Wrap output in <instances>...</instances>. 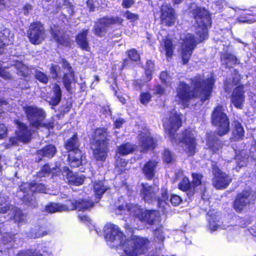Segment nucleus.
Masks as SVG:
<instances>
[{
    "label": "nucleus",
    "instance_id": "f257e3e1",
    "mask_svg": "<svg viewBox=\"0 0 256 256\" xmlns=\"http://www.w3.org/2000/svg\"><path fill=\"white\" fill-rule=\"evenodd\" d=\"M192 86L184 81H180L176 88L175 100L186 108L190 102L200 98L202 102L208 100L212 96L215 84L212 78H205L204 74H198L189 79Z\"/></svg>",
    "mask_w": 256,
    "mask_h": 256
},
{
    "label": "nucleus",
    "instance_id": "f03ea898",
    "mask_svg": "<svg viewBox=\"0 0 256 256\" xmlns=\"http://www.w3.org/2000/svg\"><path fill=\"white\" fill-rule=\"evenodd\" d=\"M182 126V114L177 112L171 111L163 124L164 132L168 134L171 142L180 143L184 145V152L188 156H194L197 152L198 142L192 129L186 128L180 132V136L176 138V132Z\"/></svg>",
    "mask_w": 256,
    "mask_h": 256
},
{
    "label": "nucleus",
    "instance_id": "7ed1b4c3",
    "mask_svg": "<svg viewBox=\"0 0 256 256\" xmlns=\"http://www.w3.org/2000/svg\"><path fill=\"white\" fill-rule=\"evenodd\" d=\"M210 122L216 128L215 132H207L206 135V145L213 154L218 153L224 146V142L217 136H222L230 131V121L227 114L224 112L222 104L214 108L211 114Z\"/></svg>",
    "mask_w": 256,
    "mask_h": 256
},
{
    "label": "nucleus",
    "instance_id": "20e7f679",
    "mask_svg": "<svg viewBox=\"0 0 256 256\" xmlns=\"http://www.w3.org/2000/svg\"><path fill=\"white\" fill-rule=\"evenodd\" d=\"M112 138L111 132L106 126L96 127L92 130L88 146L94 160L102 163L106 162L110 152Z\"/></svg>",
    "mask_w": 256,
    "mask_h": 256
},
{
    "label": "nucleus",
    "instance_id": "39448f33",
    "mask_svg": "<svg viewBox=\"0 0 256 256\" xmlns=\"http://www.w3.org/2000/svg\"><path fill=\"white\" fill-rule=\"evenodd\" d=\"M150 242L148 238L132 236L126 239L124 242L120 241V246L123 247L128 256H140L148 252Z\"/></svg>",
    "mask_w": 256,
    "mask_h": 256
},
{
    "label": "nucleus",
    "instance_id": "423d86ee",
    "mask_svg": "<svg viewBox=\"0 0 256 256\" xmlns=\"http://www.w3.org/2000/svg\"><path fill=\"white\" fill-rule=\"evenodd\" d=\"M196 46L197 42L194 36L192 33H188L182 40L180 47L182 64L186 65L188 64Z\"/></svg>",
    "mask_w": 256,
    "mask_h": 256
},
{
    "label": "nucleus",
    "instance_id": "0eeeda50",
    "mask_svg": "<svg viewBox=\"0 0 256 256\" xmlns=\"http://www.w3.org/2000/svg\"><path fill=\"white\" fill-rule=\"evenodd\" d=\"M213 186L217 190H223L228 188L232 181L231 176L222 170L216 162L211 164Z\"/></svg>",
    "mask_w": 256,
    "mask_h": 256
},
{
    "label": "nucleus",
    "instance_id": "6e6552de",
    "mask_svg": "<svg viewBox=\"0 0 256 256\" xmlns=\"http://www.w3.org/2000/svg\"><path fill=\"white\" fill-rule=\"evenodd\" d=\"M30 42L34 45H38L44 40L46 31L44 24L40 21L30 23L27 32Z\"/></svg>",
    "mask_w": 256,
    "mask_h": 256
},
{
    "label": "nucleus",
    "instance_id": "1a4fd4ad",
    "mask_svg": "<svg viewBox=\"0 0 256 256\" xmlns=\"http://www.w3.org/2000/svg\"><path fill=\"white\" fill-rule=\"evenodd\" d=\"M23 110L27 120L30 122V126L36 128L42 120L46 117V113L42 108L34 106H26L23 107Z\"/></svg>",
    "mask_w": 256,
    "mask_h": 256
},
{
    "label": "nucleus",
    "instance_id": "9d476101",
    "mask_svg": "<svg viewBox=\"0 0 256 256\" xmlns=\"http://www.w3.org/2000/svg\"><path fill=\"white\" fill-rule=\"evenodd\" d=\"M50 32L57 46L70 48L72 44L71 38L66 30H60L58 24L50 27Z\"/></svg>",
    "mask_w": 256,
    "mask_h": 256
},
{
    "label": "nucleus",
    "instance_id": "9b49d317",
    "mask_svg": "<svg viewBox=\"0 0 256 256\" xmlns=\"http://www.w3.org/2000/svg\"><path fill=\"white\" fill-rule=\"evenodd\" d=\"M251 199L252 192L250 190H243L236 195L232 202V208L236 212L242 213L250 204Z\"/></svg>",
    "mask_w": 256,
    "mask_h": 256
},
{
    "label": "nucleus",
    "instance_id": "f8f14e48",
    "mask_svg": "<svg viewBox=\"0 0 256 256\" xmlns=\"http://www.w3.org/2000/svg\"><path fill=\"white\" fill-rule=\"evenodd\" d=\"M14 124L16 125L15 134L18 141L24 144L30 142L32 138V130L26 124L18 119L14 120Z\"/></svg>",
    "mask_w": 256,
    "mask_h": 256
},
{
    "label": "nucleus",
    "instance_id": "ddd939ff",
    "mask_svg": "<svg viewBox=\"0 0 256 256\" xmlns=\"http://www.w3.org/2000/svg\"><path fill=\"white\" fill-rule=\"evenodd\" d=\"M160 24L168 27L174 26L176 22L175 10L171 6L162 5L160 10Z\"/></svg>",
    "mask_w": 256,
    "mask_h": 256
},
{
    "label": "nucleus",
    "instance_id": "4468645a",
    "mask_svg": "<svg viewBox=\"0 0 256 256\" xmlns=\"http://www.w3.org/2000/svg\"><path fill=\"white\" fill-rule=\"evenodd\" d=\"M61 62L62 68L67 71L66 73L64 74L62 77L63 85L68 92L72 94V84L75 78V72L70 62L66 58H62Z\"/></svg>",
    "mask_w": 256,
    "mask_h": 256
},
{
    "label": "nucleus",
    "instance_id": "2eb2a0df",
    "mask_svg": "<svg viewBox=\"0 0 256 256\" xmlns=\"http://www.w3.org/2000/svg\"><path fill=\"white\" fill-rule=\"evenodd\" d=\"M139 146L140 152L147 153L154 150L157 146V140L150 133L142 132L139 134Z\"/></svg>",
    "mask_w": 256,
    "mask_h": 256
},
{
    "label": "nucleus",
    "instance_id": "dca6fc26",
    "mask_svg": "<svg viewBox=\"0 0 256 256\" xmlns=\"http://www.w3.org/2000/svg\"><path fill=\"white\" fill-rule=\"evenodd\" d=\"M139 195L142 199L148 204L152 203L156 201V194L158 192V188L149 184L148 183H142Z\"/></svg>",
    "mask_w": 256,
    "mask_h": 256
},
{
    "label": "nucleus",
    "instance_id": "f3484780",
    "mask_svg": "<svg viewBox=\"0 0 256 256\" xmlns=\"http://www.w3.org/2000/svg\"><path fill=\"white\" fill-rule=\"evenodd\" d=\"M244 86L239 84L235 87L230 95V102L238 109H242L245 101Z\"/></svg>",
    "mask_w": 256,
    "mask_h": 256
},
{
    "label": "nucleus",
    "instance_id": "a211bd4d",
    "mask_svg": "<svg viewBox=\"0 0 256 256\" xmlns=\"http://www.w3.org/2000/svg\"><path fill=\"white\" fill-rule=\"evenodd\" d=\"M190 12L197 24L198 22H202V24H205L204 22V20L208 22L211 20L210 14L209 12L204 7L196 6L192 8Z\"/></svg>",
    "mask_w": 256,
    "mask_h": 256
},
{
    "label": "nucleus",
    "instance_id": "6ab92c4d",
    "mask_svg": "<svg viewBox=\"0 0 256 256\" xmlns=\"http://www.w3.org/2000/svg\"><path fill=\"white\" fill-rule=\"evenodd\" d=\"M62 173L70 184L79 186L83 184L84 182V176H79L76 173H74L68 166L63 168Z\"/></svg>",
    "mask_w": 256,
    "mask_h": 256
},
{
    "label": "nucleus",
    "instance_id": "aec40b11",
    "mask_svg": "<svg viewBox=\"0 0 256 256\" xmlns=\"http://www.w3.org/2000/svg\"><path fill=\"white\" fill-rule=\"evenodd\" d=\"M80 144L78 134L77 132H75L71 137L65 142L64 146L68 152H72L75 154H80L82 150L80 148Z\"/></svg>",
    "mask_w": 256,
    "mask_h": 256
},
{
    "label": "nucleus",
    "instance_id": "412c9836",
    "mask_svg": "<svg viewBox=\"0 0 256 256\" xmlns=\"http://www.w3.org/2000/svg\"><path fill=\"white\" fill-rule=\"evenodd\" d=\"M104 234L106 241L114 242L118 236L123 235L118 227L113 224H107L104 226Z\"/></svg>",
    "mask_w": 256,
    "mask_h": 256
},
{
    "label": "nucleus",
    "instance_id": "4be33fe9",
    "mask_svg": "<svg viewBox=\"0 0 256 256\" xmlns=\"http://www.w3.org/2000/svg\"><path fill=\"white\" fill-rule=\"evenodd\" d=\"M175 44H174L172 38L166 36L163 38L160 42V50L164 53L166 58H172L174 54Z\"/></svg>",
    "mask_w": 256,
    "mask_h": 256
},
{
    "label": "nucleus",
    "instance_id": "5701e85b",
    "mask_svg": "<svg viewBox=\"0 0 256 256\" xmlns=\"http://www.w3.org/2000/svg\"><path fill=\"white\" fill-rule=\"evenodd\" d=\"M88 29H84L80 31L75 36L76 42L82 50L90 52V46L88 39Z\"/></svg>",
    "mask_w": 256,
    "mask_h": 256
},
{
    "label": "nucleus",
    "instance_id": "b1692460",
    "mask_svg": "<svg viewBox=\"0 0 256 256\" xmlns=\"http://www.w3.org/2000/svg\"><path fill=\"white\" fill-rule=\"evenodd\" d=\"M108 27L103 17L100 18L95 22L93 28L94 34L98 37L104 36L107 32V28Z\"/></svg>",
    "mask_w": 256,
    "mask_h": 256
},
{
    "label": "nucleus",
    "instance_id": "393cba45",
    "mask_svg": "<svg viewBox=\"0 0 256 256\" xmlns=\"http://www.w3.org/2000/svg\"><path fill=\"white\" fill-rule=\"evenodd\" d=\"M157 164L158 162L153 160H149L144 164L142 170L146 180H150L154 177Z\"/></svg>",
    "mask_w": 256,
    "mask_h": 256
},
{
    "label": "nucleus",
    "instance_id": "a878e982",
    "mask_svg": "<svg viewBox=\"0 0 256 256\" xmlns=\"http://www.w3.org/2000/svg\"><path fill=\"white\" fill-rule=\"evenodd\" d=\"M52 96L48 101L50 105L55 106L58 104L62 100V90L60 85L57 83H54L51 90Z\"/></svg>",
    "mask_w": 256,
    "mask_h": 256
},
{
    "label": "nucleus",
    "instance_id": "bb28decb",
    "mask_svg": "<svg viewBox=\"0 0 256 256\" xmlns=\"http://www.w3.org/2000/svg\"><path fill=\"white\" fill-rule=\"evenodd\" d=\"M178 188L184 192H187L188 197L194 196L196 190L193 188L190 181L187 176L184 177L178 184Z\"/></svg>",
    "mask_w": 256,
    "mask_h": 256
},
{
    "label": "nucleus",
    "instance_id": "cd10ccee",
    "mask_svg": "<svg viewBox=\"0 0 256 256\" xmlns=\"http://www.w3.org/2000/svg\"><path fill=\"white\" fill-rule=\"evenodd\" d=\"M245 131L242 124L238 120L233 122L232 136L234 142L242 140L244 136Z\"/></svg>",
    "mask_w": 256,
    "mask_h": 256
},
{
    "label": "nucleus",
    "instance_id": "c85d7f7f",
    "mask_svg": "<svg viewBox=\"0 0 256 256\" xmlns=\"http://www.w3.org/2000/svg\"><path fill=\"white\" fill-rule=\"evenodd\" d=\"M168 198V190L166 188H164L162 189L160 197L156 195V201L158 202V206L163 214L166 213L167 206H169L166 202Z\"/></svg>",
    "mask_w": 256,
    "mask_h": 256
},
{
    "label": "nucleus",
    "instance_id": "c756f323",
    "mask_svg": "<svg viewBox=\"0 0 256 256\" xmlns=\"http://www.w3.org/2000/svg\"><path fill=\"white\" fill-rule=\"evenodd\" d=\"M56 152L57 150L56 147L52 144H46L41 149L36 151L38 154L48 158H52L56 154Z\"/></svg>",
    "mask_w": 256,
    "mask_h": 256
},
{
    "label": "nucleus",
    "instance_id": "7c9ffc66",
    "mask_svg": "<svg viewBox=\"0 0 256 256\" xmlns=\"http://www.w3.org/2000/svg\"><path fill=\"white\" fill-rule=\"evenodd\" d=\"M196 34L197 36V44L202 42L208 38V30L206 24H202L197 26Z\"/></svg>",
    "mask_w": 256,
    "mask_h": 256
},
{
    "label": "nucleus",
    "instance_id": "2f4dec72",
    "mask_svg": "<svg viewBox=\"0 0 256 256\" xmlns=\"http://www.w3.org/2000/svg\"><path fill=\"white\" fill-rule=\"evenodd\" d=\"M220 58L221 60L224 61V64L226 68H230V64L238 65L240 63V60L234 55L228 52L222 54Z\"/></svg>",
    "mask_w": 256,
    "mask_h": 256
},
{
    "label": "nucleus",
    "instance_id": "473e14b6",
    "mask_svg": "<svg viewBox=\"0 0 256 256\" xmlns=\"http://www.w3.org/2000/svg\"><path fill=\"white\" fill-rule=\"evenodd\" d=\"M136 146L129 142L123 143L118 147V152L121 156H126L132 154L135 150Z\"/></svg>",
    "mask_w": 256,
    "mask_h": 256
},
{
    "label": "nucleus",
    "instance_id": "72a5a7b5",
    "mask_svg": "<svg viewBox=\"0 0 256 256\" xmlns=\"http://www.w3.org/2000/svg\"><path fill=\"white\" fill-rule=\"evenodd\" d=\"M93 186L95 196L98 199H100L108 190L104 182L100 180L96 182Z\"/></svg>",
    "mask_w": 256,
    "mask_h": 256
},
{
    "label": "nucleus",
    "instance_id": "f704fd0d",
    "mask_svg": "<svg viewBox=\"0 0 256 256\" xmlns=\"http://www.w3.org/2000/svg\"><path fill=\"white\" fill-rule=\"evenodd\" d=\"M8 196L0 193V214H5L10 210L11 204Z\"/></svg>",
    "mask_w": 256,
    "mask_h": 256
},
{
    "label": "nucleus",
    "instance_id": "c9c22d12",
    "mask_svg": "<svg viewBox=\"0 0 256 256\" xmlns=\"http://www.w3.org/2000/svg\"><path fill=\"white\" fill-rule=\"evenodd\" d=\"M77 209L80 211L90 210L94 206V202L90 200L80 199L77 201Z\"/></svg>",
    "mask_w": 256,
    "mask_h": 256
},
{
    "label": "nucleus",
    "instance_id": "e433bc0d",
    "mask_svg": "<svg viewBox=\"0 0 256 256\" xmlns=\"http://www.w3.org/2000/svg\"><path fill=\"white\" fill-rule=\"evenodd\" d=\"M153 242L158 244H162L165 239L162 228L160 226L153 231Z\"/></svg>",
    "mask_w": 256,
    "mask_h": 256
},
{
    "label": "nucleus",
    "instance_id": "4c0bfd02",
    "mask_svg": "<svg viewBox=\"0 0 256 256\" xmlns=\"http://www.w3.org/2000/svg\"><path fill=\"white\" fill-rule=\"evenodd\" d=\"M162 155V161L164 164H170L176 161L174 154L168 148L164 149Z\"/></svg>",
    "mask_w": 256,
    "mask_h": 256
},
{
    "label": "nucleus",
    "instance_id": "58836bf2",
    "mask_svg": "<svg viewBox=\"0 0 256 256\" xmlns=\"http://www.w3.org/2000/svg\"><path fill=\"white\" fill-rule=\"evenodd\" d=\"M14 66L16 69L18 75L24 78H27L28 76V68L23 62L17 61L14 64Z\"/></svg>",
    "mask_w": 256,
    "mask_h": 256
},
{
    "label": "nucleus",
    "instance_id": "ea45409f",
    "mask_svg": "<svg viewBox=\"0 0 256 256\" xmlns=\"http://www.w3.org/2000/svg\"><path fill=\"white\" fill-rule=\"evenodd\" d=\"M49 232L50 230L48 228L41 226L31 232V237L33 238H38L48 235Z\"/></svg>",
    "mask_w": 256,
    "mask_h": 256
},
{
    "label": "nucleus",
    "instance_id": "a19ab883",
    "mask_svg": "<svg viewBox=\"0 0 256 256\" xmlns=\"http://www.w3.org/2000/svg\"><path fill=\"white\" fill-rule=\"evenodd\" d=\"M132 216L134 218H137L141 222H144L146 218V210H144L138 206H133Z\"/></svg>",
    "mask_w": 256,
    "mask_h": 256
},
{
    "label": "nucleus",
    "instance_id": "79ce46f5",
    "mask_svg": "<svg viewBox=\"0 0 256 256\" xmlns=\"http://www.w3.org/2000/svg\"><path fill=\"white\" fill-rule=\"evenodd\" d=\"M78 200H66L65 203L61 204L62 211L73 210L77 209Z\"/></svg>",
    "mask_w": 256,
    "mask_h": 256
},
{
    "label": "nucleus",
    "instance_id": "37998d69",
    "mask_svg": "<svg viewBox=\"0 0 256 256\" xmlns=\"http://www.w3.org/2000/svg\"><path fill=\"white\" fill-rule=\"evenodd\" d=\"M12 218L16 222L19 224L24 221L25 216L20 208H15L13 211Z\"/></svg>",
    "mask_w": 256,
    "mask_h": 256
},
{
    "label": "nucleus",
    "instance_id": "c03bdc74",
    "mask_svg": "<svg viewBox=\"0 0 256 256\" xmlns=\"http://www.w3.org/2000/svg\"><path fill=\"white\" fill-rule=\"evenodd\" d=\"M191 176L192 178L191 183L193 188H194V190H196V188L202 184L204 176L202 174L197 172H192Z\"/></svg>",
    "mask_w": 256,
    "mask_h": 256
},
{
    "label": "nucleus",
    "instance_id": "a18cd8bd",
    "mask_svg": "<svg viewBox=\"0 0 256 256\" xmlns=\"http://www.w3.org/2000/svg\"><path fill=\"white\" fill-rule=\"evenodd\" d=\"M126 54L132 62H137L140 60V54L138 53V50L134 48L128 50L126 52Z\"/></svg>",
    "mask_w": 256,
    "mask_h": 256
},
{
    "label": "nucleus",
    "instance_id": "49530a36",
    "mask_svg": "<svg viewBox=\"0 0 256 256\" xmlns=\"http://www.w3.org/2000/svg\"><path fill=\"white\" fill-rule=\"evenodd\" d=\"M45 210L46 212L52 214L58 212H62V206L59 203L50 202L45 207Z\"/></svg>",
    "mask_w": 256,
    "mask_h": 256
},
{
    "label": "nucleus",
    "instance_id": "de8ad7c7",
    "mask_svg": "<svg viewBox=\"0 0 256 256\" xmlns=\"http://www.w3.org/2000/svg\"><path fill=\"white\" fill-rule=\"evenodd\" d=\"M103 18L108 26L112 24L122 25L124 22L123 18L118 16L115 17H108L107 16H103Z\"/></svg>",
    "mask_w": 256,
    "mask_h": 256
},
{
    "label": "nucleus",
    "instance_id": "09e8293b",
    "mask_svg": "<svg viewBox=\"0 0 256 256\" xmlns=\"http://www.w3.org/2000/svg\"><path fill=\"white\" fill-rule=\"evenodd\" d=\"M10 39L4 33L0 32V55L4 52L5 47L9 44Z\"/></svg>",
    "mask_w": 256,
    "mask_h": 256
},
{
    "label": "nucleus",
    "instance_id": "8fccbe9b",
    "mask_svg": "<svg viewBox=\"0 0 256 256\" xmlns=\"http://www.w3.org/2000/svg\"><path fill=\"white\" fill-rule=\"evenodd\" d=\"M16 256H43L40 252L32 248L21 250Z\"/></svg>",
    "mask_w": 256,
    "mask_h": 256
},
{
    "label": "nucleus",
    "instance_id": "3c124183",
    "mask_svg": "<svg viewBox=\"0 0 256 256\" xmlns=\"http://www.w3.org/2000/svg\"><path fill=\"white\" fill-rule=\"evenodd\" d=\"M52 173V168L48 164H44L37 172L36 176L40 178L46 176Z\"/></svg>",
    "mask_w": 256,
    "mask_h": 256
},
{
    "label": "nucleus",
    "instance_id": "603ef678",
    "mask_svg": "<svg viewBox=\"0 0 256 256\" xmlns=\"http://www.w3.org/2000/svg\"><path fill=\"white\" fill-rule=\"evenodd\" d=\"M34 72V77L36 80L43 84H48V76L44 72L38 70H36Z\"/></svg>",
    "mask_w": 256,
    "mask_h": 256
},
{
    "label": "nucleus",
    "instance_id": "864d4df0",
    "mask_svg": "<svg viewBox=\"0 0 256 256\" xmlns=\"http://www.w3.org/2000/svg\"><path fill=\"white\" fill-rule=\"evenodd\" d=\"M152 96L148 92H142L139 96L140 102L144 106H146L151 101Z\"/></svg>",
    "mask_w": 256,
    "mask_h": 256
},
{
    "label": "nucleus",
    "instance_id": "5fc2aeb1",
    "mask_svg": "<svg viewBox=\"0 0 256 256\" xmlns=\"http://www.w3.org/2000/svg\"><path fill=\"white\" fill-rule=\"evenodd\" d=\"M18 138L16 136H12L9 138L8 142H4L2 143V145L4 148L8 149L10 148L13 146H18Z\"/></svg>",
    "mask_w": 256,
    "mask_h": 256
},
{
    "label": "nucleus",
    "instance_id": "6e6d98bb",
    "mask_svg": "<svg viewBox=\"0 0 256 256\" xmlns=\"http://www.w3.org/2000/svg\"><path fill=\"white\" fill-rule=\"evenodd\" d=\"M60 67L58 64H51L50 67V73L53 80H56L59 77Z\"/></svg>",
    "mask_w": 256,
    "mask_h": 256
},
{
    "label": "nucleus",
    "instance_id": "4d7b16f0",
    "mask_svg": "<svg viewBox=\"0 0 256 256\" xmlns=\"http://www.w3.org/2000/svg\"><path fill=\"white\" fill-rule=\"evenodd\" d=\"M155 210H146V218H144V222L148 224H153L156 220L154 216Z\"/></svg>",
    "mask_w": 256,
    "mask_h": 256
},
{
    "label": "nucleus",
    "instance_id": "13d9d810",
    "mask_svg": "<svg viewBox=\"0 0 256 256\" xmlns=\"http://www.w3.org/2000/svg\"><path fill=\"white\" fill-rule=\"evenodd\" d=\"M78 156H72L70 159V166L72 168H78L82 164V153L78 154Z\"/></svg>",
    "mask_w": 256,
    "mask_h": 256
},
{
    "label": "nucleus",
    "instance_id": "bf43d9fd",
    "mask_svg": "<svg viewBox=\"0 0 256 256\" xmlns=\"http://www.w3.org/2000/svg\"><path fill=\"white\" fill-rule=\"evenodd\" d=\"M235 159L236 160L237 166L238 167L242 168L246 166L248 157L238 154L236 156Z\"/></svg>",
    "mask_w": 256,
    "mask_h": 256
},
{
    "label": "nucleus",
    "instance_id": "052dcab7",
    "mask_svg": "<svg viewBox=\"0 0 256 256\" xmlns=\"http://www.w3.org/2000/svg\"><path fill=\"white\" fill-rule=\"evenodd\" d=\"M34 188V192H35L46 193V186L42 184L34 183L31 185Z\"/></svg>",
    "mask_w": 256,
    "mask_h": 256
},
{
    "label": "nucleus",
    "instance_id": "680f3d73",
    "mask_svg": "<svg viewBox=\"0 0 256 256\" xmlns=\"http://www.w3.org/2000/svg\"><path fill=\"white\" fill-rule=\"evenodd\" d=\"M44 120H42L37 127L36 128H43L46 130H52L54 127V120L48 121L46 122H43Z\"/></svg>",
    "mask_w": 256,
    "mask_h": 256
},
{
    "label": "nucleus",
    "instance_id": "e2e57ef3",
    "mask_svg": "<svg viewBox=\"0 0 256 256\" xmlns=\"http://www.w3.org/2000/svg\"><path fill=\"white\" fill-rule=\"evenodd\" d=\"M159 78L162 84L167 86L170 82V76L166 70L162 71L160 74Z\"/></svg>",
    "mask_w": 256,
    "mask_h": 256
},
{
    "label": "nucleus",
    "instance_id": "0e129e2a",
    "mask_svg": "<svg viewBox=\"0 0 256 256\" xmlns=\"http://www.w3.org/2000/svg\"><path fill=\"white\" fill-rule=\"evenodd\" d=\"M182 198L180 196L176 194L171 195L170 202L172 206H178L182 203Z\"/></svg>",
    "mask_w": 256,
    "mask_h": 256
},
{
    "label": "nucleus",
    "instance_id": "69168bd1",
    "mask_svg": "<svg viewBox=\"0 0 256 256\" xmlns=\"http://www.w3.org/2000/svg\"><path fill=\"white\" fill-rule=\"evenodd\" d=\"M116 209L118 210L119 214H122L124 213L126 211L130 212L132 210V207L128 204L125 203L118 205L116 207Z\"/></svg>",
    "mask_w": 256,
    "mask_h": 256
},
{
    "label": "nucleus",
    "instance_id": "338daca9",
    "mask_svg": "<svg viewBox=\"0 0 256 256\" xmlns=\"http://www.w3.org/2000/svg\"><path fill=\"white\" fill-rule=\"evenodd\" d=\"M166 92L165 88L160 84H158L154 86V94L155 95L162 96L164 95Z\"/></svg>",
    "mask_w": 256,
    "mask_h": 256
},
{
    "label": "nucleus",
    "instance_id": "774afa93",
    "mask_svg": "<svg viewBox=\"0 0 256 256\" xmlns=\"http://www.w3.org/2000/svg\"><path fill=\"white\" fill-rule=\"evenodd\" d=\"M125 16L126 18L130 20L131 22H134L139 18V16L138 14L132 13L129 10L125 12Z\"/></svg>",
    "mask_w": 256,
    "mask_h": 256
}]
</instances>
